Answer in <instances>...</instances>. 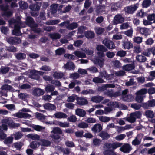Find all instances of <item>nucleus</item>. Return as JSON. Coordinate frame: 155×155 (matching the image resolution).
<instances>
[{
    "label": "nucleus",
    "instance_id": "f257e3e1",
    "mask_svg": "<svg viewBox=\"0 0 155 155\" xmlns=\"http://www.w3.org/2000/svg\"><path fill=\"white\" fill-rule=\"evenodd\" d=\"M8 22L10 27L14 28L13 31V35L16 36L20 35L21 33L20 29L25 27V25L24 22L21 21L20 17L18 16L16 19H11L8 21Z\"/></svg>",
    "mask_w": 155,
    "mask_h": 155
},
{
    "label": "nucleus",
    "instance_id": "f03ea898",
    "mask_svg": "<svg viewBox=\"0 0 155 155\" xmlns=\"http://www.w3.org/2000/svg\"><path fill=\"white\" fill-rule=\"evenodd\" d=\"M97 54V55L94 59V62L96 65L98 66L100 68H101L104 64L105 54L104 52H98Z\"/></svg>",
    "mask_w": 155,
    "mask_h": 155
},
{
    "label": "nucleus",
    "instance_id": "7ed1b4c3",
    "mask_svg": "<svg viewBox=\"0 0 155 155\" xmlns=\"http://www.w3.org/2000/svg\"><path fill=\"white\" fill-rule=\"evenodd\" d=\"M123 145V143L117 142H113L112 143H105L104 145V148H111L113 150L116 148L121 147Z\"/></svg>",
    "mask_w": 155,
    "mask_h": 155
},
{
    "label": "nucleus",
    "instance_id": "20e7f679",
    "mask_svg": "<svg viewBox=\"0 0 155 155\" xmlns=\"http://www.w3.org/2000/svg\"><path fill=\"white\" fill-rule=\"evenodd\" d=\"M138 6L136 4H134L130 6H126L124 8V11L127 14H133L136 11Z\"/></svg>",
    "mask_w": 155,
    "mask_h": 155
},
{
    "label": "nucleus",
    "instance_id": "39448f33",
    "mask_svg": "<svg viewBox=\"0 0 155 155\" xmlns=\"http://www.w3.org/2000/svg\"><path fill=\"white\" fill-rule=\"evenodd\" d=\"M2 122L4 124H8L10 127L12 128H14L19 126V124L15 123L13 120L9 118H6L2 120Z\"/></svg>",
    "mask_w": 155,
    "mask_h": 155
},
{
    "label": "nucleus",
    "instance_id": "423d86ee",
    "mask_svg": "<svg viewBox=\"0 0 155 155\" xmlns=\"http://www.w3.org/2000/svg\"><path fill=\"white\" fill-rule=\"evenodd\" d=\"M103 43L109 49H113L115 48L113 41L108 39L105 38L103 40Z\"/></svg>",
    "mask_w": 155,
    "mask_h": 155
},
{
    "label": "nucleus",
    "instance_id": "0eeeda50",
    "mask_svg": "<svg viewBox=\"0 0 155 155\" xmlns=\"http://www.w3.org/2000/svg\"><path fill=\"white\" fill-rule=\"evenodd\" d=\"M137 31L140 34L147 36L150 34L151 32L149 29L146 28L140 27L137 28Z\"/></svg>",
    "mask_w": 155,
    "mask_h": 155
},
{
    "label": "nucleus",
    "instance_id": "6e6552de",
    "mask_svg": "<svg viewBox=\"0 0 155 155\" xmlns=\"http://www.w3.org/2000/svg\"><path fill=\"white\" fill-rule=\"evenodd\" d=\"M7 42L10 44L15 45L19 44L21 42V40L16 37H10L7 39Z\"/></svg>",
    "mask_w": 155,
    "mask_h": 155
},
{
    "label": "nucleus",
    "instance_id": "1a4fd4ad",
    "mask_svg": "<svg viewBox=\"0 0 155 155\" xmlns=\"http://www.w3.org/2000/svg\"><path fill=\"white\" fill-rule=\"evenodd\" d=\"M132 149L131 146L128 143H125L121 147L120 150L124 153H129Z\"/></svg>",
    "mask_w": 155,
    "mask_h": 155
},
{
    "label": "nucleus",
    "instance_id": "9d476101",
    "mask_svg": "<svg viewBox=\"0 0 155 155\" xmlns=\"http://www.w3.org/2000/svg\"><path fill=\"white\" fill-rule=\"evenodd\" d=\"M124 21V18L121 14L116 15L114 18L113 23L114 25L122 23Z\"/></svg>",
    "mask_w": 155,
    "mask_h": 155
},
{
    "label": "nucleus",
    "instance_id": "9b49d317",
    "mask_svg": "<svg viewBox=\"0 0 155 155\" xmlns=\"http://www.w3.org/2000/svg\"><path fill=\"white\" fill-rule=\"evenodd\" d=\"M13 116L18 118H28L31 117V115L26 113L18 112L13 114Z\"/></svg>",
    "mask_w": 155,
    "mask_h": 155
},
{
    "label": "nucleus",
    "instance_id": "f8f14e48",
    "mask_svg": "<svg viewBox=\"0 0 155 155\" xmlns=\"http://www.w3.org/2000/svg\"><path fill=\"white\" fill-rule=\"evenodd\" d=\"M26 23L28 26L31 27L35 26V22L33 18L30 16L27 17L26 19Z\"/></svg>",
    "mask_w": 155,
    "mask_h": 155
},
{
    "label": "nucleus",
    "instance_id": "ddd939ff",
    "mask_svg": "<svg viewBox=\"0 0 155 155\" xmlns=\"http://www.w3.org/2000/svg\"><path fill=\"white\" fill-rule=\"evenodd\" d=\"M105 6L104 5H99L97 6L95 10L96 15H99L105 11Z\"/></svg>",
    "mask_w": 155,
    "mask_h": 155
},
{
    "label": "nucleus",
    "instance_id": "4468645a",
    "mask_svg": "<svg viewBox=\"0 0 155 155\" xmlns=\"http://www.w3.org/2000/svg\"><path fill=\"white\" fill-rule=\"evenodd\" d=\"M44 93V90L39 88L34 89L32 91L33 95L35 96H39L43 95Z\"/></svg>",
    "mask_w": 155,
    "mask_h": 155
},
{
    "label": "nucleus",
    "instance_id": "2eb2a0df",
    "mask_svg": "<svg viewBox=\"0 0 155 155\" xmlns=\"http://www.w3.org/2000/svg\"><path fill=\"white\" fill-rule=\"evenodd\" d=\"M41 5V3L38 2L35 4H33L30 5L29 6V8L32 11H38L39 10Z\"/></svg>",
    "mask_w": 155,
    "mask_h": 155
},
{
    "label": "nucleus",
    "instance_id": "dca6fc26",
    "mask_svg": "<svg viewBox=\"0 0 155 155\" xmlns=\"http://www.w3.org/2000/svg\"><path fill=\"white\" fill-rule=\"evenodd\" d=\"M102 130V127L99 124L94 125L92 128V131L95 133L100 132Z\"/></svg>",
    "mask_w": 155,
    "mask_h": 155
},
{
    "label": "nucleus",
    "instance_id": "f3484780",
    "mask_svg": "<svg viewBox=\"0 0 155 155\" xmlns=\"http://www.w3.org/2000/svg\"><path fill=\"white\" fill-rule=\"evenodd\" d=\"M63 68L66 69L71 70H74L75 68V66L74 64L72 62H67L63 66Z\"/></svg>",
    "mask_w": 155,
    "mask_h": 155
},
{
    "label": "nucleus",
    "instance_id": "a211bd4d",
    "mask_svg": "<svg viewBox=\"0 0 155 155\" xmlns=\"http://www.w3.org/2000/svg\"><path fill=\"white\" fill-rule=\"evenodd\" d=\"M43 107L45 109L49 110H53L56 108L55 105L49 103L45 104L43 105Z\"/></svg>",
    "mask_w": 155,
    "mask_h": 155
},
{
    "label": "nucleus",
    "instance_id": "6ab92c4d",
    "mask_svg": "<svg viewBox=\"0 0 155 155\" xmlns=\"http://www.w3.org/2000/svg\"><path fill=\"white\" fill-rule=\"evenodd\" d=\"M104 99L102 96L97 95L93 96L91 98V100L93 102L96 103H100Z\"/></svg>",
    "mask_w": 155,
    "mask_h": 155
},
{
    "label": "nucleus",
    "instance_id": "aec40b11",
    "mask_svg": "<svg viewBox=\"0 0 155 155\" xmlns=\"http://www.w3.org/2000/svg\"><path fill=\"white\" fill-rule=\"evenodd\" d=\"M54 116L55 118L59 119L66 118L67 117V115L65 113L62 112L56 113Z\"/></svg>",
    "mask_w": 155,
    "mask_h": 155
},
{
    "label": "nucleus",
    "instance_id": "412c9836",
    "mask_svg": "<svg viewBox=\"0 0 155 155\" xmlns=\"http://www.w3.org/2000/svg\"><path fill=\"white\" fill-rule=\"evenodd\" d=\"M55 125L59 126L60 127L63 128H67L69 127V123L66 122H62L57 121L55 123Z\"/></svg>",
    "mask_w": 155,
    "mask_h": 155
},
{
    "label": "nucleus",
    "instance_id": "4be33fe9",
    "mask_svg": "<svg viewBox=\"0 0 155 155\" xmlns=\"http://www.w3.org/2000/svg\"><path fill=\"white\" fill-rule=\"evenodd\" d=\"M99 135L103 140H107L110 137L109 134L107 132L104 131H101Z\"/></svg>",
    "mask_w": 155,
    "mask_h": 155
},
{
    "label": "nucleus",
    "instance_id": "5701e85b",
    "mask_svg": "<svg viewBox=\"0 0 155 155\" xmlns=\"http://www.w3.org/2000/svg\"><path fill=\"white\" fill-rule=\"evenodd\" d=\"M77 101V104L80 105H85L87 103V100L83 97H78Z\"/></svg>",
    "mask_w": 155,
    "mask_h": 155
},
{
    "label": "nucleus",
    "instance_id": "b1692460",
    "mask_svg": "<svg viewBox=\"0 0 155 155\" xmlns=\"http://www.w3.org/2000/svg\"><path fill=\"white\" fill-rule=\"evenodd\" d=\"M105 149H107L105 150L103 152V153L104 155H116L113 149L108 148H105Z\"/></svg>",
    "mask_w": 155,
    "mask_h": 155
},
{
    "label": "nucleus",
    "instance_id": "393cba45",
    "mask_svg": "<svg viewBox=\"0 0 155 155\" xmlns=\"http://www.w3.org/2000/svg\"><path fill=\"white\" fill-rule=\"evenodd\" d=\"M123 46L125 49H130L133 48V45L129 41H125L123 44Z\"/></svg>",
    "mask_w": 155,
    "mask_h": 155
},
{
    "label": "nucleus",
    "instance_id": "a878e982",
    "mask_svg": "<svg viewBox=\"0 0 155 155\" xmlns=\"http://www.w3.org/2000/svg\"><path fill=\"white\" fill-rule=\"evenodd\" d=\"M64 74L60 71L55 72L53 75V77L56 79H59L62 78Z\"/></svg>",
    "mask_w": 155,
    "mask_h": 155
},
{
    "label": "nucleus",
    "instance_id": "bb28decb",
    "mask_svg": "<svg viewBox=\"0 0 155 155\" xmlns=\"http://www.w3.org/2000/svg\"><path fill=\"white\" fill-rule=\"evenodd\" d=\"M123 100L127 102H131L133 100L134 96L131 94H128L123 97Z\"/></svg>",
    "mask_w": 155,
    "mask_h": 155
},
{
    "label": "nucleus",
    "instance_id": "cd10ccee",
    "mask_svg": "<svg viewBox=\"0 0 155 155\" xmlns=\"http://www.w3.org/2000/svg\"><path fill=\"white\" fill-rule=\"evenodd\" d=\"M63 133L61 129L59 127H54L51 133L57 134H61Z\"/></svg>",
    "mask_w": 155,
    "mask_h": 155
},
{
    "label": "nucleus",
    "instance_id": "c85d7f7f",
    "mask_svg": "<svg viewBox=\"0 0 155 155\" xmlns=\"http://www.w3.org/2000/svg\"><path fill=\"white\" fill-rule=\"evenodd\" d=\"M28 138H31L33 140H39L40 137L39 135L35 134H31L27 135Z\"/></svg>",
    "mask_w": 155,
    "mask_h": 155
},
{
    "label": "nucleus",
    "instance_id": "c756f323",
    "mask_svg": "<svg viewBox=\"0 0 155 155\" xmlns=\"http://www.w3.org/2000/svg\"><path fill=\"white\" fill-rule=\"evenodd\" d=\"M50 37L53 40L58 39L60 38L61 35L58 33H53L49 34Z\"/></svg>",
    "mask_w": 155,
    "mask_h": 155
},
{
    "label": "nucleus",
    "instance_id": "7c9ffc66",
    "mask_svg": "<svg viewBox=\"0 0 155 155\" xmlns=\"http://www.w3.org/2000/svg\"><path fill=\"white\" fill-rule=\"evenodd\" d=\"M151 4V0H144L142 4L143 8H146L149 7Z\"/></svg>",
    "mask_w": 155,
    "mask_h": 155
},
{
    "label": "nucleus",
    "instance_id": "2f4dec72",
    "mask_svg": "<svg viewBox=\"0 0 155 155\" xmlns=\"http://www.w3.org/2000/svg\"><path fill=\"white\" fill-rule=\"evenodd\" d=\"M134 68V66L132 64H127L123 66V69L126 71H128L133 69Z\"/></svg>",
    "mask_w": 155,
    "mask_h": 155
},
{
    "label": "nucleus",
    "instance_id": "473e14b6",
    "mask_svg": "<svg viewBox=\"0 0 155 155\" xmlns=\"http://www.w3.org/2000/svg\"><path fill=\"white\" fill-rule=\"evenodd\" d=\"M75 113L76 115L80 117H84L86 114L84 110L80 109H77L75 110Z\"/></svg>",
    "mask_w": 155,
    "mask_h": 155
},
{
    "label": "nucleus",
    "instance_id": "72a5a7b5",
    "mask_svg": "<svg viewBox=\"0 0 155 155\" xmlns=\"http://www.w3.org/2000/svg\"><path fill=\"white\" fill-rule=\"evenodd\" d=\"M96 49L98 52H105L107 51V49L104 46L101 45H99L96 47Z\"/></svg>",
    "mask_w": 155,
    "mask_h": 155
},
{
    "label": "nucleus",
    "instance_id": "f704fd0d",
    "mask_svg": "<svg viewBox=\"0 0 155 155\" xmlns=\"http://www.w3.org/2000/svg\"><path fill=\"white\" fill-rule=\"evenodd\" d=\"M137 60L139 62H144L146 61L147 58L142 55H137L136 57Z\"/></svg>",
    "mask_w": 155,
    "mask_h": 155
},
{
    "label": "nucleus",
    "instance_id": "c9c22d12",
    "mask_svg": "<svg viewBox=\"0 0 155 155\" xmlns=\"http://www.w3.org/2000/svg\"><path fill=\"white\" fill-rule=\"evenodd\" d=\"M40 144L43 146H48L50 145L51 142L50 141L46 140L41 139L40 140Z\"/></svg>",
    "mask_w": 155,
    "mask_h": 155
},
{
    "label": "nucleus",
    "instance_id": "e433bc0d",
    "mask_svg": "<svg viewBox=\"0 0 155 155\" xmlns=\"http://www.w3.org/2000/svg\"><path fill=\"white\" fill-rule=\"evenodd\" d=\"M78 27V24L77 23L73 22L68 24L66 27L69 30H73L75 29Z\"/></svg>",
    "mask_w": 155,
    "mask_h": 155
},
{
    "label": "nucleus",
    "instance_id": "4c0bfd02",
    "mask_svg": "<svg viewBox=\"0 0 155 155\" xmlns=\"http://www.w3.org/2000/svg\"><path fill=\"white\" fill-rule=\"evenodd\" d=\"M127 120L131 123H133L136 121V117L133 113L130 114V116L127 118Z\"/></svg>",
    "mask_w": 155,
    "mask_h": 155
},
{
    "label": "nucleus",
    "instance_id": "58836bf2",
    "mask_svg": "<svg viewBox=\"0 0 155 155\" xmlns=\"http://www.w3.org/2000/svg\"><path fill=\"white\" fill-rule=\"evenodd\" d=\"M59 19L49 20L46 22L45 24L48 25H56L60 22Z\"/></svg>",
    "mask_w": 155,
    "mask_h": 155
},
{
    "label": "nucleus",
    "instance_id": "ea45409f",
    "mask_svg": "<svg viewBox=\"0 0 155 155\" xmlns=\"http://www.w3.org/2000/svg\"><path fill=\"white\" fill-rule=\"evenodd\" d=\"M40 145V143L38 142L33 141L30 143V146L31 148L35 149L39 147Z\"/></svg>",
    "mask_w": 155,
    "mask_h": 155
},
{
    "label": "nucleus",
    "instance_id": "a19ab883",
    "mask_svg": "<svg viewBox=\"0 0 155 155\" xmlns=\"http://www.w3.org/2000/svg\"><path fill=\"white\" fill-rule=\"evenodd\" d=\"M108 106L113 107L115 108H119L120 107L119 103L116 101H110L107 104Z\"/></svg>",
    "mask_w": 155,
    "mask_h": 155
},
{
    "label": "nucleus",
    "instance_id": "79ce46f5",
    "mask_svg": "<svg viewBox=\"0 0 155 155\" xmlns=\"http://www.w3.org/2000/svg\"><path fill=\"white\" fill-rule=\"evenodd\" d=\"M58 6V4H54L51 6V13L54 14L57 12V9Z\"/></svg>",
    "mask_w": 155,
    "mask_h": 155
},
{
    "label": "nucleus",
    "instance_id": "37998d69",
    "mask_svg": "<svg viewBox=\"0 0 155 155\" xmlns=\"http://www.w3.org/2000/svg\"><path fill=\"white\" fill-rule=\"evenodd\" d=\"M74 54L78 57L80 58H84L86 57V55L84 53L79 51H76Z\"/></svg>",
    "mask_w": 155,
    "mask_h": 155
},
{
    "label": "nucleus",
    "instance_id": "c03bdc74",
    "mask_svg": "<svg viewBox=\"0 0 155 155\" xmlns=\"http://www.w3.org/2000/svg\"><path fill=\"white\" fill-rule=\"evenodd\" d=\"M20 8L22 9H27L28 6V4L24 1H21L19 3Z\"/></svg>",
    "mask_w": 155,
    "mask_h": 155
},
{
    "label": "nucleus",
    "instance_id": "a18cd8bd",
    "mask_svg": "<svg viewBox=\"0 0 155 155\" xmlns=\"http://www.w3.org/2000/svg\"><path fill=\"white\" fill-rule=\"evenodd\" d=\"M32 127L35 130L38 131H42L45 129V127L39 125H34Z\"/></svg>",
    "mask_w": 155,
    "mask_h": 155
},
{
    "label": "nucleus",
    "instance_id": "49530a36",
    "mask_svg": "<svg viewBox=\"0 0 155 155\" xmlns=\"http://www.w3.org/2000/svg\"><path fill=\"white\" fill-rule=\"evenodd\" d=\"M34 71H37L35 70H33L31 72V78L36 80H38L39 78V76H38V74L37 73H35Z\"/></svg>",
    "mask_w": 155,
    "mask_h": 155
},
{
    "label": "nucleus",
    "instance_id": "de8ad7c7",
    "mask_svg": "<svg viewBox=\"0 0 155 155\" xmlns=\"http://www.w3.org/2000/svg\"><path fill=\"white\" fill-rule=\"evenodd\" d=\"M145 114L147 117L149 118H153L154 116V114L153 111L150 110H147L145 112Z\"/></svg>",
    "mask_w": 155,
    "mask_h": 155
},
{
    "label": "nucleus",
    "instance_id": "09e8293b",
    "mask_svg": "<svg viewBox=\"0 0 155 155\" xmlns=\"http://www.w3.org/2000/svg\"><path fill=\"white\" fill-rule=\"evenodd\" d=\"M5 1L6 2L8 3L12 2L11 7L12 8L18 7V5L16 3L17 0H5Z\"/></svg>",
    "mask_w": 155,
    "mask_h": 155
},
{
    "label": "nucleus",
    "instance_id": "8fccbe9b",
    "mask_svg": "<svg viewBox=\"0 0 155 155\" xmlns=\"http://www.w3.org/2000/svg\"><path fill=\"white\" fill-rule=\"evenodd\" d=\"M95 30L97 34L99 35L102 34L105 31L104 28L100 27L96 28Z\"/></svg>",
    "mask_w": 155,
    "mask_h": 155
},
{
    "label": "nucleus",
    "instance_id": "3c124183",
    "mask_svg": "<svg viewBox=\"0 0 155 155\" xmlns=\"http://www.w3.org/2000/svg\"><path fill=\"white\" fill-rule=\"evenodd\" d=\"M28 95L26 93H19L18 95L19 98L21 99L25 100L28 97Z\"/></svg>",
    "mask_w": 155,
    "mask_h": 155
},
{
    "label": "nucleus",
    "instance_id": "603ef678",
    "mask_svg": "<svg viewBox=\"0 0 155 155\" xmlns=\"http://www.w3.org/2000/svg\"><path fill=\"white\" fill-rule=\"evenodd\" d=\"M55 89V87L54 86L49 84L47 85L45 88V91L47 92H50L53 91Z\"/></svg>",
    "mask_w": 155,
    "mask_h": 155
},
{
    "label": "nucleus",
    "instance_id": "864d4df0",
    "mask_svg": "<svg viewBox=\"0 0 155 155\" xmlns=\"http://www.w3.org/2000/svg\"><path fill=\"white\" fill-rule=\"evenodd\" d=\"M77 118L75 116L72 115L69 117L67 118V120L69 122L74 123L76 122Z\"/></svg>",
    "mask_w": 155,
    "mask_h": 155
},
{
    "label": "nucleus",
    "instance_id": "5fc2aeb1",
    "mask_svg": "<svg viewBox=\"0 0 155 155\" xmlns=\"http://www.w3.org/2000/svg\"><path fill=\"white\" fill-rule=\"evenodd\" d=\"M10 68L8 67H2L0 68V72L2 74H6L8 72Z\"/></svg>",
    "mask_w": 155,
    "mask_h": 155
},
{
    "label": "nucleus",
    "instance_id": "6e6d98bb",
    "mask_svg": "<svg viewBox=\"0 0 155 155\" xmlns=\"http://www.w3.org/2000/svg\"><path fill=\"white\" fill-rule=\"evenodd\" d=\"M100 120L103 122H108L110 120L109 117L105 116H101L99 117Z\"/></svg>",
    "mask_w": 155,
    "mask_h": 155
},
{
    "label": "nucleus",
    "instance_id": "4d7b16f0",
    "mask_svg": "<svg viewBox=\"0 0 155 155\" xmlns=\"http://www.w3.org/2000/svg\"><path fill=\"white\" fill-rule=\"evenodd\" d=\"M55 54L56 55H61L64 54L65 51L64 49L62 48H60L55 51Z\"/></svg>",
    "mask_w": 155,
    "mask_h": 155
},
{
    "label": "nucleus",
    "instance_id": "13d9d810",
    "mask_svg": "<svg viewBox=\"0 0 155 155\" xmlns=\"http://www.w3.org/2000/svg\"><path fill=\"white\" fill-rule=\"evenodd\" d=\"M93 82L97 83H102L104 82V80L99 77H95L93 79Z\"/></svg>",
    "mask_w": 155,
    "mask_h": 155
},
{
    "label": "nucleus",
    "instance_id": "bf43d9fd",
    "mask_svg": "<svg viewBox=\"0 0 155 155\" xmlns=\"http://www.w3.org/2000/svg\"><path fill=\"white\" fill-rule=\"evenodd\" d=\"M16 58L18 60H22L26 57V55L23 53H19L16 54Z\"/></svg>",
    "mask_w": 155,
    "mask_h": 155
},
{
    "label": "nucleus",
    "instance_id": "052dcab7",
    "mask_svg": "<svg viewBox=\"0 0 155 155\" xmlns=\"http://www.w3.org/2000/svg\"><path fill=\"white\" fill-rule=\"evenodd\" d=\"M87 8V0H86L85 3L84 5V8L79 13V14L80 15H83L86 13V11Z\"/></svg>",
    "mask_w": 155,
    "mask_h": 155
},
{
    "label": "nucleus",
    "instance_id": "680f3d73",
    "mask_svg": "<svg viewBox=\"0 0 155 155\" xmlns=\"http://www.w3.org/2000/svg\"><path fill=\"white\" fill-rule=\"evenodd\" d=\"M143 38L140 37H134L133 38V41L137 43L140 44L142 41Z\"/></svg>",
    "mask_w": 155,
    "mask_h": 155
},
{
    "label": "nucleus",
    "instance_id": "e2e57ef3",
    "mask_svg": "<svg viewBox=\"0 0 155 155\" xmlns=\"http://www.w3.org/2000/svg\"><path fill=\"white\" fill-rule=\"evenodd\" d=\"M13 135L16 140H18L21 138L23 136V134L21 132H18L15 134H13Z\"/></svg>",
    "mask_w": 155,
    "mask_h": 155
},
{
    "label": "nucleus",
    "instance_id": "0e129e2a",
    "mask_svg": "<svg viewBox=\"0 0 155 155\" xmlns=\"http://www.w3.org/2000/svg\"><path fill=\"white\" fill-rule=\"evenodd\" d=\"M1 89L4 90H10L12 91L13 88L10 85L8 84H5L3 85L1 87Z\"/></svg>",
    "mask_w": 155,
    "mask_h": 155
},
{
    "label": "nucleus",
    "instance_id": "69168bd1",
    "mask_svg": "<svg viewBox=\"0 0 155 155\" xmlns=\"http://www.w3.org/2000/svg\"><path fill=\"white\" fill-rule=\"evenodd\" d=\"M126 54V52L125 51H124L123 50H120L117 52L116 55L117 56L122 57L125 56Z\"/></svg>",
    "mask_w": 155,
    "mask_h": 155
},
{
    "label": "nucleus",
    "instance_id": "338daca9",
    "mask_svg": "<svg viewBox=\"0 0 155 155\" xmlns=\"http://www.w3.org/2000/svg\"><path fill=\"white\" fill-rule=\"evenodd\" d=\"M43 29L45 31H52L54 30L55 29V28L54 26H44L43 27Z\"/></svg>",
    "mask_w": 155,
    "mask_h": 155
},
{
    "label": "nucleus",
    "instance_id": "774afa93",
    "mask_svg": "<svg viewBox=\"0 0 155 155\" xmlns=\"http://www.w3.org/2000/svg\"><path fill=\"white\" fill-rule=\"evenodd\" d=\"M13 140V137H9L6 138L4 140V143L5 144H10L12 143Z\"/></svg>",
    "mask_w": 155,
    "mask_h": 155
}]
</instances>
